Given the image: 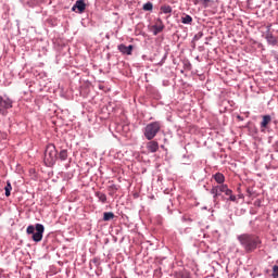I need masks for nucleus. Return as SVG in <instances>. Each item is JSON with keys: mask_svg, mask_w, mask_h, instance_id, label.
Listing matches in <instances>:
<instances>
[{"mask_svg": "<svg viewBox=\"0 0 278 278\" xmlns=\"http://www.w3.org/2000/svg\"><path fill=\"white\" fill-rule=\"evenodd\" d=\"M238 240L240 241L241 245H243V249L244 251H247V253L255 251L256 249H258V245L262 244L258 235H250L248 232L239 235Z\"/></svg>", "mask_w": 278, "mask_h": 278, "instance_id": "f257e3e1", "label": "nucleus"}, {"mask_svg": "<svg viewBox=\"0 0 278 278\" xmlns=\"http://www.w3.org/2000/svg\"><path fill=\"white\" fill-rule=\"evenodd\" d=\"M226 193V197H229L231 202H236L237 197L233 194V191L229 189V186H213L211 193L213 194L214 202H218V197H222V193Z\"/></svg>", "mask_w": 278, "mask_h": 278, "instance_id": "f03ea898", "label": "nucleus"}, {"mask_svg": "<svg viewBox=\"0 0 278 278\" xmlns=\"http://www.w3.org/2000/svg\"><path fill=\"white\" fill-rule=\"evenodd\" d=\"M162 128V123L160 121H154L153 123H148L146 128H143V135L148 142H151L152 139L160 132Z\"/></svg>", "mask_w": 278, "mask_h": 278, "instance_id": "7ed1b4c3", "label": "nucleus"}, {"mask_svg": "<svg viewBox=\"0 0 278 278\" xmlns=\"http://www.w3.org/2000/svg\"><path fill=\"white\" fill-rule=\"evenodd\" d=\"M26 232L27 235H33V240H35L36 243H39L43 238L45 226L43 224H36L34 227V224H29L26 228Z\"/></svg>", "mask_w": 278, "mask_h": 278, "instance_id": "20e7f679", "label": "nucleus"}, {"mask_svg": "<svg viewBox=\"0 0 278 278\" xmlns=\"http://www.w3.org/2000/svg\"><path fill=\"white\" fill-rule=\"evenodd\" d=\"M56 159L58 150L55 148V144H47V148L45 150V164L47 166H53V164H55Z\"/></svg>", "mask_w": 278, "mask_h": 278, "instance_id": "39448f33", "label": "nucleus"}, {"mask_svg": "<svg viewBox=\"0 0 278 278\" xmlns=\"http://www.w3.org/2000/svg\"><path fill=\"white\" fill-rule=\"evenodd\" d=\"M13 101L12 98H3V96H0V114H8V110L12 109Z\"/></svg>", "mask_w": 278, "mask_h": 278, "instance_id": "423d86ee", "label": "nucleus"}, {"mask_svg": "<svg viewBox=\"0 0 278 278\" xmlns=\"http://www.w3.org/2000/svg\"><path fill=\"white\" fill-rule=\"evenodd\" d=\"M265 38L268 43H271L273 46H276L278 43V38H276L275 35L271 33V24H267Z\"/></svg>", "mask_w": 278, "mask_h": 278, "instance_id": "0eeeda50", "label": "nucleus"}, {"mask_svg": "<svg viewBox=\"0 0 278 278\" xmlns=\"http://www.w3.org/2000/svg\"><path fill=\"white\" fill-rule=\"evenodd\" d=\"M87 5L85 0H76L75 5H73L72 10L77 13H85Z\"/></svg>", "mask_w": 278, "mask_h": 278, "instance_id": "6e6552de", "label": "nucleus"}, {"mask_svg": "<svg viewBox=\"0 0 278 278\" xmlns=\"http://www.w3.org/2000/svg\"><path fill=\"white\" fill-rule=\"evenodd\" d=\"M159 148L160 144L155 138L151 139L150 142H147V150H149V153H157Z\"/></svg>", "mask_w": 278, "mask_h": 278, "instance_id": "1a4fd4ad", "label": "nucleus"}, {"mask_svg": "<svg viewBox=\"0 0 278 278\" xmlns=\"http://www.w3.org/2000/svg\"><path fill=\"white\" fill-rule=\"evenodd\" d=\"M164 28H165V24L162 21V18H156L155 24H153V34L159 35V33H163Z\"/></svg>", "mask_w": 278, "mask_h": 278, "instance_id": "9d476101", "label": "nucleus"}, {"mask_svg": "<svg viewBox=\"0 0 278 278\" xmlns=\"http://www.w3.org/2000/svg\"><path fill=\"white\" fill-rule=\"evenodd\" d=\"M118 50L122 51L123 54H132L134 46L132 43H130L129 46H126L125 43H119Z\"/></svg>", "mask_w": 278, "mask_h": 278, "instance_id": "9b49d317", "label": "nucleus"}, {"mask_svg": "<svg viewBox=\"0 0 278 278\" xmlns=\"http://www.w3.org/2000/svg\"><path fill=\"white\" fill-rule=\"evenodd\" d=\"M271 123V116L270 115H263V119L261 122V128L264 130L265 128H268V125Z\"/></svg>", "mask_w": 278, "mask_h": 278, "instance_id": "f8f14e48", "label": "nucleus"}, {"mask_svg": "<svg viewBox=\"0 0 278 278\" xmlns=\"http://www.w3.org/2000/svg\"><path fill=\"white\" fill-rule=\"evenodd\" d=\"M214 180H216L217 185L226 186L225 184V175H213Z\"/></svg>", "mask_w": 278, "mask_h": 278, "instance_id": "ddd939ff", "label": "nucleus"}, {"mask_svg": "<svg viewBox=\"0 0 278 278\" xmlns=\"http://www.w3.org/2000/svg\"><path fill=\"white\" fill-rule=\"evenodd\" d=\"M175 278H191V276L188 274V270H178L175 274Z\"/></svg>", "mask_w": 278, "mask_h": 278, "instance_id": "4468645a", "label": "nucleus"}, {"mask_svg": "<svg viewBox=\"0 0 278 278\" xmlns=\"http://www.w3.org/2000/svg\"><path fill=\"white\" fill-rule=\"evenodd\" d=\"M182 24H192L193 18L189 15V13H186L185 16H181Z\"/></svg>", "mask_w": 278, "mask_h": 278, "instance_id": "2eb2a0df", "label": "nucleus"}, {"mask_svg": "<svg viewBox=\"0 0 278 278\" xmlns=\"http://www.w3.org/2000/svg\"><path fill=\"white\" fill-rule=\"evenodd\" d=\"M96 197H98V199H100V202H106L108 201V197H106V194H104L103 191H97Z\"/></svg>", "mask_w": 278, "mask_h": 278, "instance_id": "dca6fc26", "label": "nucleus"}, {"mask_svg": "<svg viewBox=\"0 0 278 278\" xmlns=\"http://www.w3.org/2000/svg\"><path fill=\"white\" fill-rule=\"evenodd\" d=\"M59 157H60L62 161H66V159H68V150H61V151H60V154H59Z\"/></svg>", "mask_w": 278, "mask_h": 278, "instance_id": "f3484780", "label": "nucleus"}, {"mask_svg": "<svg viewBox=\"0 0 278 278\" xmlns=\"http://www.w3.org/2000/svg\"><path fill=\"white\" fill-rule=\"evenodd\" d=\"M194 5H204L207 7L208 2H211V0H193Z\"/></svg>", "mask_w": 278, "mask_h": 278, "instance_id": "a211bd4d", "label": "nucleus"}, {"mask_svg": "<svg viewBox=\"0 0 278 278\" xmlns=\"http://www.w3.org/2000/svg\"><path fill=\"white\" fill-rule=\"evenodd\" d=\"M11 191H12V184L10 180L7 181V186H5V197H10L11 195Z\"/></svg>", "mask_w": 278, "mask_h": 278, "instance_id": "6ab92c4d", "label": "nucleus"}, {"mask_svg": "<svg viewBox=\"0 0 278 278\" xmlns=\"http://www.w3.org/2000/svg\"><path fill=\"white\" fill-rule=\"evenodd\" d=\"M114 218V213L113 212H105L103 219L104 222H111V219Z\"/></svg>", "mask_w": 278, "mask_h": 278, "instance_id": "aec40b11", "label": "nucleus"}, {"mask_svg": "<svg viewBox=\"0 0 278 278\" xmlns=\"http://www.w3.org/2000/svg\"><path fill=\"white\" fill-rule=\"evenodd\" d=\"M162 13H173L172 5H161Z\"/></svg>", "mask_w": 278, "mask_h": 278, "instance_id": "412c9836", "label": "nucleus"}, {"mask_svg": "<svg viewBox=\"0 0 278 278\" xmlns=\"http://www.w3.org/2000/svg\"><path fill=\"white\" fill-rule=\"evenodd\" d=\"M116 191H118V186H116L115 184H113L112 186H109V192L111 193V195H114Z\"/></svg>", "mask_w": 278, "mask_h": 278, "instance_id": "4be33fe9", "label": "nucleus"}, {"mask_svg": "<svg viewBox=\"0 0 278 278\" xmlns=\"http://www.w3.org/2000/svg\"><path fill=\"white\" fill-rule=\"evenodd\" d=\"M143 10H153V2H144Z\"/></svg>", "mask_w": 278, "mask_h": 278, "instance_id": "5701e85b", "label": "nucleus"}, {"mask_svg": "<svg viewBox=\"0 0 278 278\" xmlns=\"http://www.w3.org/2000/svg\"><path fill=\"white\" fill-rule=\"evenodd\" d=\"M273 276H274V278H278V265H274V267H273Z\"/></svg>", "mask_w": 278, "mask_h": 278, "instance_id": "b1692460", "label": "nucleus"}, {"mask_svg": "<svg viewBox=\"0 0 278 278\" xmlns=\"http://www.w3.org/2000/svg\"><path fill=\"white\" fill-rule=\"evenodd\" d=\"M112 278H123V276H113Z\"/></svg>", "mask_w": 278, "mask_h": 278, "instance_id": "393cba45", "label": "nucleus"}, {"mask_svg": "<svg viewBox=\"0 0 278 278\" xmlns=\"http://www.w3.org/2000/svg\"><path fill=\"white\" fill-rule=\"evenodd\" d=\"M198 35H199V38H202L203 33H199Z\"/></svg>", "mask_w": 278, "mask_h": 278, "instance_id": "a878e982", "label": "nucleus"}, {"mask_svg": "<svg viewBox=\"0 0 278 278\" xmlns=\"http://www.w3.org/2000/svg\"><path fill=\"white\" fill-rule=\"evenodd\" d=\"M217 175H220V172H219V170H217Z\"/></svg>", "mask_w": 278, "mask_h": 278, "instance_id": "bb28decb", "label": "nucleus"}, {"mask_svg": "<svg viewBox=\"0 0 278 278\" xmlns=\"http://www.w3.org/2000/svg\"><path fill=\"white\" fill-rule=\"evenodd\" d=\"M277 144H278V142H277Z\"/></svg>", "mask_w": 278, "mask_h": 278, "instance_id": "cd10ccee", "label": "nucleus"}]
</instances>
